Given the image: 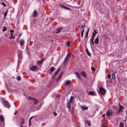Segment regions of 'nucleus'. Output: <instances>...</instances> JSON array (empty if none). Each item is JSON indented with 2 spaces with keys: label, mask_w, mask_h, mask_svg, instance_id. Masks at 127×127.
<instances>
[{
  "label": "nucleus",
  "mask_w": 127,
  "mask_h": 127,
  "mask_svg": "<svg viewBox=\"0 0 127 127\" xmlns=\"http://www.w3.org/2000/svg\"><path fill=\"white\" fill-rule=\"evenodd\" d=\"M55 69V68L53 67H52L50 68V71L51 72H52Z\"/></svg>",
  "instance_id": "nucleus-26"
},
{
  "label": "nucleus",
  "mask_w": 127,
  "mask_h": 127,
  "mask_svg": "<svg viewBox=\"0 0 127 127\" xmlns=\"http://www.w3.org/2000/svg\"><path fill=\"white\" fill-rule=\"evenodd\" d=\"M85 122H86L87 124L89 126H91L90 122L86 120Z\"/></svg>",
  "instance_id": "nucleus-22"
},
{
  "label": "nucleus",
  "mask_w": 127,
  "mask_h": 127,
  "mask_svg": "<svg viewBox=\"0 0 127 127\" xmlns=\"http://www.w3.org/2000/svg\"><path fill=\"white\" fill-rule=\"evenodd\" d=\"M71 83L70 81L67 80L65 81V84H64V86H65V85H68L70 84Z\"/></svg>",
  "instance_id": "nucleus-13"
},
{
  "label": "nucleus",
  "mask_w": 127,
  "mask_h": 127,
  "mask_svg": "<svg viewBox=\"0 0 127 127\" xmlns=\"http://www.w3.org/2000/svg\"><path fill=\"white\" fill-rule=\"evenodd\" d=\"M24 43V40L23 39H21L20 41V46H22L23 45Z\"/></svg>",
  "instance_id": "nucleus-18"
},
{
  "label": "nucleus",
  "mask_w": 127,
  "mask_h": 127,
  "mask_svg": "<svg viewBox=\"0 0 127 127\" xmlns=\"http://www.w3.org/2000/svg\"><path fill=\"white\" fill-rule=\"evenodd\" d=\"M10 32H14V31L13 30H10Z\"/></svg>",
  "instance_id": "nucleus-51"
},
{
  "label": "nucleus",
  "mask_w": 127,
  "mask_h": 127,
  "mask_svg": "<svg viewBox=\"0 0 127 127\" xmlns=\"http://www.w3.org/2000/svg\"><path fill=\"white\" fill-rule=\"evenodd\" d=\"M32 118V117H31V118H30V119H29V125L30 124V120Z\"/></svg>",
  "instance_id": "nucleus-55"
},
{
  "label": "nucleus",
  "mask_w": 127,
  "mask_h": 127,
  "mask_svg": "<svg viewBox=\"0 0 127 127\" xmlns=\"http://www.w3.org/2000/svg\"><path fill=\"white\" fill-rule=\"evenodd\" d=\"M105 116V114H104V117Z\"/></svg>",
  "instance_id": "nucleus-64"
},
{
  "label": "nucleus",
  "mask_w": 127,
  "mask_h": 127,
  "mask_svg": "<svg viewBox=\"0 0 127 127\" xmlns=\"http://www.w3.org/2000/svg\"><path fill=\"white\" fill-rule=\"evenodd\" d=\"M101 127H103V124H102L101 125Z\"/></svg>",
  "instance_id": "nucleus-58"
},
{
  "label": "nucleus",
  "mask_w": 127,
  "mask_h": 127,
  "mask_svg": "<svg viewBox=\"0 0 127 127\" xmlns=\"http://www.w3.org/2000/svg\"><path fill=\"white\" fill-rule=\"evenodd\" d=\"M75 74L76 75V76L79 78L80 79V74L79 73L77 72H75Z\"/></svg>",
  "instance_id": "nucleus-16"
},
{
  "label": "nucleus",
  "mask_w": 127,
  "mask_h": 127,
  "mask_svg": "<svg viewBox=\"0 0 127 127\" xmlns=\"http://www.w3.org/2000/svg\"><path fill=\"white\" fill-rule=\"evenodd\" d=\"M112 78L113 79H114L115 78V74L114 73H113L111 75Z\"/></svg>",
  "instance_id": "nucleus-25"
},
{
  "label": "nucleus",
  "mask_w": 127,
  "mask_h": 127,
  "mask_svg": "<svg viewBox=\"0 0 127 127\" xmlns=\"http://www.w3.org/2000/svg\"><path fill=\"white\" fill-rule=\"evenodd\" d=\"M125 108L122 105L120 106H119V109L116 112V113L117 115H119L120 114V113L121 112H123V110H124Z\"/></svg>",
  "instance_id": "nucleus-2"
},
{
  "label": "nucleus",
  "mask_w": 127,
  "mask_h": 127,
  "mask_svg": "<svg viewBox=\"0 0 127 127\" xmlns=\"http://www.w3.org/2000/svg\"><path fill=\"white\" fill-rule=\"evenodd\" d=\"M0 119L1 121L3 122H4V118L2 115H1L0 116Z\"/></svg>",
  "instance_id": "nucleus-20"
},
{
  "label": "nucleus",
  "mask_w": 127,
  "mask_h": 127,
  "mask_svg": "<svg viewBox=\"0 0 127 127\" xmlns=\"http://www.w3.org/2000/svg\"><path fill=\"white\" fill-rule=\"evenodd\" d=\"M96 32H95V31H94L92 33V36H94L96 34Z\"/></svg>",
  "instance_id": "nucleus-28"
},
{
  "label": "nucleus",
  "mask_w": 127,
  "mask_h": 127,
  "mask_svg": "<svg viewBox=\"0 0 127 127\" xmlns=\"http://www.w3.org/2000/svg\"><path fill=\"white\" fill-rule=\"evenodd\" d=\"M63 29V28L62 27H61L60 28H57L56 30L57 32H56V33H59Z\"/></svg>",
  "instance_id": "nucleus-10"
},
{
  "label": "nucleus",
  "mask_w": 127,
  "mask_h": 127,
  "mask_svg": "<svg viewBox=\"0 0 127 127\" xmlns=\"http://www.w3.org/2000/svg\"><path fill=\"white\" fill-rule=\"evenodd\" d=\"M72 103L69 102V101H68L67 103V107L69 109V110H70L71 109L70 103Z\"/></svg>",
  "instance_id": "nucleus-9"
},
{
  "label": "nucleus",
  "mask_w": 127,
  "mask_h": 127,
  "mask_svg": "<svg viewBox=\"0 0 127 127\" xmlns=\"http://www.w3.org/2000/svg\"><path fill=\"white\" fill-rule=\"evenodd\" d=\"M3 103L4 105V106L8 108H9L10 107V105L9 102L5 99L3 100Z\"/></svg>",
  "instance_id": "nucleus-1"
},
{
  "label": "nucleus",
  "mask_w": 127,
  "mask_h": 127,
  "mask_svg": "<svg viewBox=\"0 0 127 127\" xmlns=\"http://www.w3.org/2000/svg\"><path fill=\"white\" fill-rule=\"evenodd\" d=\"M88 94L90 95H94V92L93 91H90L88 92Z\"/></svg>",
  "instance_id": "nucleus-17"
},
{
  "label": "nucleus",
  "mask_w": 127,
  "mask_h": 127,
  "mask_svg": "<svg viewBox=\"0 0 127 127\" xmlns=\"http://www.w3.org/2000/svg\"><path fill=\"white\" fill-rule=\"evenodd\" d=\"M37 68V67L36 66H32L30 68V69L31 70L33 71L36 70Z\"/></svg>",
  "instance_id": "nucleus-11"
},
{
  "label": "nucleus",
  "mask_w": 127,
  "mask_h": 127,
  "mask_svg": "<svg viewBox=\"0 0 127 127\" xmlns=\"http://www.w3.org/2000/svg\"><path fill=\"white\" fill-rule=\"evenodd\" d=\"M25 123V120L23 118H22L21 120V121L20 122L21 126H23V125Z\"/></svg>",
  "instance_id": "nucleus-15"
},
{
  "label": "nucleus",
  "mask_w": 127,
  "mask_h": 127,
  "mask_svg": "<svg viewBox=\"0 0 127 127\" xmlns=\"http://www.w3.org/2000/svg\"><path fill=\"white\" fill-rule=\"evenodd\" d=\"M92 42V44L94 45V42L93 41H91Z\"/></svg>",
  "instance_id": "nucleus-50"
},
{
  "label": "nucleus",
  "mask_w": 127,
  "mask_h": 127,
  "mask_svg": "<svg viewBox=\"0 0 127 127\" xmlns=\"http://www.w3.org/2000/svg\"><path fill=\"white\" fill-rule=\"evenodd\" d=\"M62 75L60 74L58 76H59V77H61V78L62 76Z\"/></svg>",
  "instance_id": "nucleus-48"
},
{
  "label": "nucleus",
  "mask_w": 127,
  "mask_h": 127,
  "mask_svg": "<svg viewBox=\"0 0 127 127\" xmlns=\"http://www.w3.org/2000/svg\"><path fill=\"white\" fill-rule=\"evenodd\" d=\"M63 71H62L61 73H60L62 75L63 74Z\"/></svg>",
  "instance_id": "nucleus-61"
},
{
  "label": "nucleus",
  "mask_w": 127,
  "mask_h": 127,
  "mask_svg": "<svg viewBox=\"0 0 127 127\" xmlns=\"http://www.w3.org/2000/svg\"><path fill=\"white\" fill-rule=\"evenodd\" d=\"M106 92V91L105 89H104V95L105 94Z\"/></svg>",
  "instance_id": "nucleus-45"
},
{
  "label": "nucleus",
  "mask_w": 127,
  "mask_h": 127,
  "mask_svg": "<svg viewBox=\"0 0 127 127\" xmlns=\"http://www.w3.org/2000/svg\"><path fill=\"white\" fill-rule=\"evenodd\" d=\"M126 121V120H123V121L124 122H125V121Z\"/></svg>",
  "instance_id": "nucleus-62"
},
{
  "label": "nucleus",
  "mask_w": 127,
  "mask_h": 127,
  "mask_svg": "<svg viewBox=\"0 0 127 127\" xmlns=\"http://www.w3.org/2000/svg\"><path fill=\"white\" fill-rule=\"evenodd\" d=\"M44 58H43L42 59H41L40 61H42V62H43V61H44Z\"/></svg>",
  "instance_id": "nucleus-54"
},
{
  "label": "nucleus",
  "mask_w": 127,
  "mask_h": 127,
  "mask_svg": "<svg viewBox=\"0 0 127 127\" xmlns=\"http://www.w3.org/2000/svg\"><path fill=\"white\" fill-rule=\"evenodd\" d=\"M12 38H13L14 39H15V38L13 36H11L9 38L10 39H12Z\"/></svg>",
  "instance_id": "nucleus-42"
},
{
  "label": "nucleus",
  "mask_w": 127,
  "mask_h": 127,
  "mask_svg": "<svg viewBox=\"0 0 127 127\" xmlns=\"http://www.w3.org/2000/svg\"><path fill=\"white\" fill-rule=\"evenodd\" d=\"M1 4L4 7L6 6V5L5 3L4 2H1Z\"/></svg>",
  "instance_id": "nucleus-37"
},
{
  "label": "nucleus",
  "mask_w": 127,
  "mask_h": 127,
  "mask_svg": "<svg viewBox=\"0 0 127 127\" xmlns=\"http://www.w3.org/2000/svg\"><path fill=\"white\" fill-rule=\"evenodd\" d=\"M7 29L5 27H3L2 28V31L3 32L6 31Z\"/></svg>",
  "instance_id": "nucleus-29"
},
{
  "label": "nucleus",
  "mask_w": 127,
  "mask_h": 127,
  "mask_svg": "<svg viewBox=\"0 0 127 127\" xmlns=\"http://www.w3.org/2000/svg\"><path fill=\"white\" fill-rule=\"evenodd\" d=\"M89 28L88 30L87 31V33H86V35L85 36V37L86 38H87L88 37V32H89Z\"/></svg>",
  "instance_id": "nucleus-30"
},
{
  "label": "nucleus",
  "mask_w": 127,
  "mask_h": 127,
  "mask_svg": "<svg viewBox=\"0 0 127 127\" xmlns=\"http://www.w3.org/2000/svg\"><path fill=\"white\" fill-rule=\"evenodd\" d=\"M16 112H15L14 113V114L15 115H16Z\"/></svg>",
  "instance_id": "nucleus-63"
},
{
  "label": "nucleus",
  "mask_w": 127,
  "mask_h": 127,
  "mask_svg": "<svg viewBox=\"0 0 127 127\" xmlns=\"http://www.w3.org/2000/svg\"><path fill=\"white\" fill-rule=\"evenodd\" d=\"M60 70V68H58L57 70L55 72L54 74H53V76L52 77V78H54L57 75Z\"/></svg>",
  "instance_id": "nucleus-7"
},
{
  "label": "nucleus",
  "mask_w": 127,
  "mask_h": 127,
  "mask_svg": "<svg viewBox=\"0 0 127 127\" xmlns=\"http://www.w3.org/2000/svg\"><path fill=\"white\" fill-rule=\"evenodd\" d=\"M111 77V75L110 74H107V77L108 78H110Z\"/></svg>",
  "instance_id": "nucleus-40"
},
{
  "label": "nucleus",
  "mask_w": 127,
  "mask_h": 127,
  "mask_svg": "<svg viewBox=\"0 0 127 127\" xmlns=\"http://www.w3.org/2000/svg\"><path fill=\"white\" fill-rule=\"evenodd\" d=\"M22 34V33H20L19 34V37H20V36H21V35Z\"/></svg>",
  "instance_id": "nucleus-53"
},
{
  "label": "nucleus",
  "mask_w": 127,
  "mask_h": 127,
  "mask_svg": "<svg viewBox=\"0 0 127 127\" xmlns=\"http://www.w3.org/2000/svg\"><path fill=\"white\" fill-rule=\"evenodd\" d=\"M81 74L85 78H86V73L84 71H81Z\"/></svg>",
  "instance_id": "nucleus-12"
},
{
  "label": "nucleus",
  "mask_w": 127,
  "mask_h": 127,
  "mask_svg": "<svg viewBox=\"0 0 127 127\" xmlns=\"http://www.w3.org/2000/svg\"><path fill=\"white\" fill-rule=\"evenodd\" d=\"M42 63V61L40 60L38 61L37 63V65L39 66Z\"/></svg>",
  "instance_id": "nucleus-21"
},
{
  "label": "nucleus",
  "mask_w": 127,
  "mask_h": 127,
  "mask_svg": "<svg viewBox=\"0 0 127 127\" xmlns=\"http://www.w3.org/2000/svg\"><path fill=\"white\" fill-rule=\"evenodd\" d=\"M113 81V83H112L115 84L116 83V81L114 80H113V81Z\"/></svg>",
  "instance_id": "nucleus-44"
},
{
  "label": "nucleus",
  "mask_w": 127,
  "mask_h": 127,
  "mask_svg": "<svg viewBox=\"0 0 127 127\" xmlns=\"http://www.w3.org/2000/svg\"><path fill=\"white\" fill-rule=\"evenodd\" d=\"M98 93L99 94L101 98L103 99V88L100 87L99 88V91H98Z\"/></svg>",
  "instance_id": "nucleus-3"
},
{
  "label": "nucleus",
  "mask_w": 127,
  "mask_h": 127,
  "mask_svg": "<svg viewBox=\"0 0 127 127\" xmlns=\"http://www.w3.org/2000/svg\"><path fill=\"white\" fill-rule=\"evenodd\" d=\"M73 96H71L70 97V101H69V102H70L72 103V100H73Z\"/></svg>",
  "instance_id": "nucleus-27"
},
{
  "label": "nucleus",
  "mask_w": 127,
  "mask_h": 127,
  "mask_svg": "<svg viewBox=\"0 0 127 127\" xmlns=\"http://www.w3.org/2000/svg\"><path fill=\"white\" fill-rule=\"evenodd\" d=\"M84 29H83V30H82V31L81 32H84Z\"/></svg>",
  "instance_id": "nucleus-57"
},
{
  "label": "nucleus",
  "mask_w": 127,
  "mask_h": 127,
  "mask_svg": "<svg viewBox=\"0 0 127 127\" xmlns=\"http://www.w3.org/2000/svg\"><path fill=\"white\" fill-rule=\"evenodd\" d=\"M43 103V102H42V103L40 105L39 107L38 108H37V110H38L40 109V107L41 106Z\"/></svg>",
  "instance_id": "nucleus-36"
},
{
  "label": "nucleus",
  "mask_w": 127,
  "mask_h": 127,
  "mask_svg": "<svg viewBox=\"0 0 127 127\" xmlns=\"http://www.w3.org/2000/svg\"><path fill=\"white\" fill-rule=\"evenodd\" d=\"M113 107L114 108H115V110H117L118 109L117 107V106H113Z\"/></svg>",
  "instance_id": "nucleus-38"
},
{
  "label": "nucleus",
  "mask_w": 127,
  "mask_h": 127,
  "mask_svg": "<svg viewBox=\"0 0 127 127\" xmlns=\"http://www.w3.org/2000/svg\"><path fill=\"white\" fill-rule=\"evenodd\" d=\"M45 125V123H43L42 124V125Z\"/></svg>",
  "instance_id": "nucleus-59"
},
{
  "label": "nucleus",
  "mask_w": 127,
  "mask_h": 127,
  "mask_svg": "<svg viewBox=\"0 0 127 127\" xmlns=\"http://www.w3.org/2000/svg\"><path fill=\"white\" fill-rule=\"evenodd\" d=\"M120 127H124V125L122 122H121L120 123Z\"/></svg>",
  "instance_id": "nucleus-31"
},
{
  "label": "nucleus",
  "mask_w": 127,
  "mask_h": 127,
  "mask_svg": "<svg viewBox=\"0 0 127 127\" xmlns=\"http://www.w3.org/2000/svg\"><path fill=\"white\" fill-rule=\"evenodd\" d=\"M21 77L20 76H18L17 77V79L18 81H19L20 80Z\"/></svg>",
  "instance_id": "nucleus-32"
},
{
  "label": "nucleus",
  "mask_w": 127,
  "mask_h": 127,
  "mask_svg": "<svg viewBox=\"0 0 127 127\" xmlns=\"http://www.w3.org/2000/svg\"><path fill=\"white\" fill-rule=\"evenodd\" d=\"M85 25L82 26L81 27V28H84L85 27Z\"/></svg>",
  "instance_id": "nucleus-46"
},
{
  "label": "nucleus",
  "mask_w": 127,
  "mask_h": 127,
  "mask_svg": "<svg viewBox=\"0 0 127 127\" xmlns=\"http://www.w3.org/2000/svg\"><path fill=\"white\" fill-rule=\"evenodd\" d=\"M54 115L55 116H56L57 115V113L55 112H54Z\"/></svg>",
  "instance_id": "nucleus-49"
},
{
  "label": "nucleus",
  "mask_w": 127,
  "mask_h": 127,
  "mask_svg": "<svg viewBox=\"0 0 127 127\" xmlns=\"http://www.w3.org/2000/svg\"><path fill=\"white\" fill-rule=\"evenodd\" d=\"M86 52L87 53V54H88V55L89 56H90L91 55V53L89 51L88 49L87 48H86Z\"/></svg>",
  "instance_id": "nucleus-24"
},
{
  "label": "nucleus",
  "mask_w": 127,
  "mask_h": 127,
  "mask_svg": "<svg viewBox=\"0 0 127 127\" xmlns=\"http://www.w3.org/2000/svg\"><path fill=\"white\" fill-rule=\"evenodd\" d=\"M7 12H8V10H7L3 13L4 16H6L7 15Z\"/></svg>",
  "instance_id": "nucleus-34"
},
{
  "label": "nucleus",
  "mask_w": 127,
  "mask_h": 127,
  "mask_svg": "<svg viewBox=\"0 0 127 127\" xmlns=\"http://www.w3.org/2000/svg\"><path fill=\"white\" fill-rule=\"evenodd\" d=\"M71 54H68V55L65 57L64 60L63 64L65 65L66 64L67 61L68 60L69 58L70 57Z\"/></svg>",
  "instance_id": "nucleus-4"
},
{
  "label": "nucleus",
  "mask_w": 127,
  "mask_h": 127,
  "mask_svg": "<svg viewBox=\"0 0 127 127\" xmlns=\"http://www.w3.org/2000/svg\"><path fill=\"white\" fill-rule=\"evenodd\" d=\"M95 44H97L98 43V39L97 38H96L95 39Z\"/></svg>",
  "instance_id": "nucleus-23"
},
{
  "label": "nucleus",
  "mask_w": 127,
  "mask_h": 127,
  "mask_svg": "<svg viewBox=\"0 0 127 127\" xmlns=\"http://www.w3.org/2000/svg\"><path fill=\"white\" fill-rule=\"evenodd\" d=\"M81 108L83 110H87L88 109V107H87L86 106L84 105L81 107Z\"/></svg>",
  "instance_id": "nucleus-14"
},
{
  "label": "nucleus",
  "mask_w": 127,
  "mask_h": 127,
  "mask_svg": "<svg viewBox=\"0 0 127 127\" xmlns=\"http://www.w3.org/2000/svg\"><path fill=\"white\" fill-rule=\"evenodd\" d=\"M94 36H91V38L90 39V41H93L94 39Z\"/></svg>",
  "instance_id": "nucleus-39"
},
{
  "label": "nucleus",
  "mask_w": 127,
  "mask_h": 127,
  "mask_svg": "<svg viewBox=\"0 0 127 127\" xmlns=\"http://www.w3.org/2000/svg\"><path fill=\"white\" fill-rule=\"evenodd\" d=\"M37 15V12L35 10L33 11L32 13L33 16H36Z\"/></svg>",
  "instance_id": "nucleus-19"
},
{
  "label": "nucleus",
  "mask_w": 127,
  "mask_h": 127,
  "mask_svg": "<svg viewBox=\"0 0 127 127\" xmlns=\"http://www.w3.org/2000/svg\"><path fill=\"white\" fill-rule=\"evenodd\" d=\"M83 33L82 32H81V36L82 37H83Z\"/></svg>",
  "instance_id": "nucleus-47"
},
{
  "label": "nucleus",
  "mask_w": 127,
  "mask_h": 127,
  "mask_svg": "<svg viewBox=\"0 0 127 127\" xmlns=\"http://www.w3.org/2000/svg\"><path fill=\"white\" fill-rule=\"evenodd\" d=\"M91 69L92 71H95V69L92 66L91 67Z\"/></svg>",
  "instance_id": "nucleus-35"
},
{
  "label": "nucleus",
  "mask_w": 127,
  "mask_h": 127,
  "mask_svg": "<svg viewBox=\"0 0 127 127\" xmlns=\"http://www.w3.org/2000/svg\"><path fill=\"white\" fill-rule=\"evenodd\" d=\"M107 82L109 83L110 84H112L113 83V81H111L110 82H109V81H107Z\"/></svg>",
  "instance_id": "nucleus-41"
},
{
  "label": "nucleus",
  "mask_w": 127,
  "mask_h": 127,
  "mask_svg": "<svg viewBox=\"0 0 127 127\" xmlns=\"http://www.w3.org/2000/svg\"><path fill=\"white\" fill-rule=\"evenodd\" d=\"M113 113V111L112 110H110L107 111L106 115L107 116L110 117L112 115Z\"/></svg>",
  "instance_id": "nucleus-5"
},
{
  "label": "nucleus",
  "mask_w": 127,
  "mask_h": 127,
  "mask_svg": "<svg viewBox=\"0 0 127 127\" xmlns=\"http://www.w3.org/2000/svg\"><path fill=\"white\" fill-rule=\"evenodd\" d=\"M11 36H13V33H11Z\"/></svg>",
  "instance_id": "nucleus-56"
},
{
  "label": "nucleus",
  "mask_w": 127,
  "mask_h": 127,
  "mask_svg": "<svg viewBox=\"0 0 127 127\" xmlns=\"http://www.w3.org/2000/svg\"><path fill=\"white\" fill-rule=\"evenodd\" d=\"M70 42H67V46H68V47H69V45L70 44Z\"/></svg>",
  "instance_id": "nucleus-43"
},
{
  "label": "nucleus",
  "mask_w": 127,
  "mask_h": 127,
  "mask_svg": "<svg viewBox=\"0 0 127 127\" xmlns=\"http://www.w3.org/2000/svg\"><path fill=\"white\" fill-rule=\"evenodd\" d=\"M31 100H32L34 101L33 103L34 104H36L38 102V101L37 99L34 98L31 96H29L28 97Z\"/></svg>",
  "instance_id": "nucleus-6"
},
{
  "label": "nucleus",
  "mask_w": 127,
  "mask_h": 127,
  "mask_svg": "<svg viewBox=\"0 0 127 127\" xmlns=\"http://www.w3.org/2000/svg\"><path fill=\"white\" fill-rule=\"evenodd\" d=\"M59 5H60V7L62 9H67V10H71L70 8H69L68 7H66L65 6H64L63 5L60 4Z\"/></svg>",
  "instance_id": "nucleus-8"
},
{
  "label": "nucleus",
  "mask_w": 127,
  "mask_h": 127,
  "mask_svg": "<svg viewBox=\"0 0 127 127\" xmlns=\"http://www.w3.org/2000/svg\"><path fill=\"white\" fill-rule=\"evenodd\" d=\"M61 77H59V76H58L56 80V82H58L60 80V79H61Z\"/></svg>",
  "instance_id": "nucleus-33"
},
{
  "label": "nucleus",
  "mask_w": 127,
  "mask_h": 127,
  "mask_svg": "<svg viewBox=\"0 0 127 127\" xmlns=\"http://www.w3.org/2000/svg\"><path fill=\"white\" fill-rule=\"evenodd\" d=\"M126 40H127V35L126 36Z\"/></svg>",
  "instance_id": "nucleus-60"
},
{
  "label": "nucleus",
  "mask_w": 127,
  "mask_h": 127,
  "mask_svg": "<svg viewBox=\"0 0 127 127\" xmlns=\"http://www.w3.org/2000/svg\"><path fill=\"white\" fill-rule=\"evenodd\" d=\"M60 96V95H57L56 96L57 97H59Z\"/></svg>",
  "instance_id": "nucleus-52"
}]
</instances>
